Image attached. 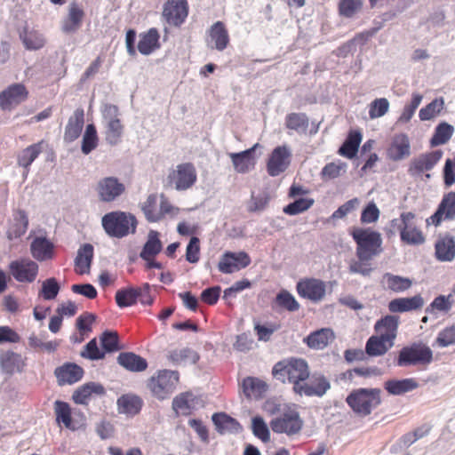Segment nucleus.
<instances>
[{
  "label": "nucleus",
  "instance_id": "58",
  "mask_svg": "<svg viewBox=\"0 0 455 455\" xmlns=\"http://www.w3.org/2000/svg\"><path fill=\"white\" fill-rule=\"evenodd\" d=\"M401 240L407 244H421L425 242L422 232L416 228L411 222V228H403L401 234Z\"/></svg>",
  "mask_w": 455,
  "mask_h": 455
},
{
  "label": "nucleus",
  "instance_id": "45",
  "mask_svg": "<svg viewBox=\"0 0 455 455\" xmlns=\"http://www.w3.org/2000/svg\"><path fill=\"white\" fill-rule=\"evenodd\" d=\"M454 132V127L446 123L442 122L435 128L434 134L430 139V146L432 148L438 147L440 145H443L447 143L451 138Z\"/></svg>",
  "mask_w": 455,
  "mask_h": 455
},
{
  "label": "nucleus",
  "instance_id": "64",
  "mask_svg": "<svg viewBox=\"0 0 455 455\" xmlns=\"http://www.w3.org/2000/svg\"><path fill=\"white\" fill-rule=\"evenodd\" d=\"M435 341L441 347L455 345V325L446 327L440 331Z\"/></svg>",
  "mask_w": 455,
  "mask_h": 455
},
{
  "label": "nucleus",
  "instance_id": "47",
  "mask_svg": "<svg viewBox=\"0 0 455 455\" xmlns=\"http://www.w3.org/2000/svg\"><path fill=\"white\" fill-rule=\"evenodd\" d=\"M399 324V316L395 315H387L379 319L374 326L376 331L380 332L383 329L385 332L383 335L394 336V339L396 337V332Z\"/></svg>",
  "mask_w": 455,
  "mask_h": 455
},
{
  "label": "nucleus",
  "instance_id": "20",
  "mask_svg": "<svg viewBox=\"0 0 455 455\" xmlns=\"http://www.w3.org/2000/svg\"><path fill=\"white\" fill-rule=\"evenodd\" d=\"M387 156L395 162L402 161L411 156V143L407 134L399 133L394 136L387 148Z\"/></svg>",
  "mask_w": 455,
  "mask_h": 455
},
{
  "label": "nucleus",
  "instance_id": "60",
  "mask_svg": "<svg viewBox=\"0 0 455 455\" xmlns=\"http://www.w3.org/2000/svg\"><path fill=\"white\" fill-rule=\"evenodd\" d=\"M314 204L312 198L299 197L286 205V214L297 215L309 209Z\"/></svg>",
  "mask_w": 455,
  "mask_h": 455
},
{
  "label": "nucleus",
  "instance_id": "16",
  "mask_svg": "<svg viewBox=\"0 0 455 455\" xmlns=\"http://www.w3.org/2000/svg\"><path fill=\"white\" fill-rule=\"evenodd\" d=\"M286 374L293 386L302 385L310 376L307 362L302 358L290 357L286 360Z\"/></svg>",
  "mask_w": 455,
  "mask_h": 455
},
{
  "label": "nucleus",
  "instance_id": "5",
  "mask_svg": "<svg viewBox=\"0 0 455 455\" xmlns=\"http://www.w3.org/2000/svg\"><path fill=\"white\" fill-rule=\"evenodd\" d=\"M115 299L116 305L121 308L132 307L138 300L142 305H151L154 301L150 295V285L148 283L140 287L129 286L117 290Z\"/></svg>",
  "mask_w": 455,
  "mask_h": 455
},
{
  "label": "nucleus",
  "instance_id": "56",
  "mask_svg": "<svg viewBox=\"0 0 455 455\" xmlns=\"http://www.w3.org/2000/svg\"><path fill=\"white\" fill-rule=\"evenodd\" d=\"M363 0H340L339 13L345 18H352L363 6Z\"/></svg>",
  "mask_w": 455,
  "mask_h": 455
},
{
  "label": "nucleus",
  "instance_id": "55",
  "mask_svg": "<svg viewBox=\"0 0 455 455\" xmlns=\"http://www.w3.org/2000/svg\"><path fill=\"white\" fill-rule=\"evenodd\" d=\"M443 100L435 99L419 110V116L421 121L431 120L443 108Z\"/></svg>",
  "mask_w": 455,
  "mask_h": 455
},
{
  "label": "nucleus",
  "instance_id": "63",
  "mask_svg": "<svg viewBox=\"0 0 455 455\" xmlns=\"http://www.w3.org/2000/svg\"><path fill=\"white\" fill-rule=\"evenodd\" d=\"M389 108V102L386 98L374 100L370 105L369 116L371 119L383 116Z\"/></svg>",
  "mask_w": 455,
  "mask_h": 455
},
{
  "label": "nucleus",
  "instance_id": "26",
  "mask_svg": "<svg viewBox=\"0 0 455 455\" xmlns=\"http://www.w3.org/2000/svg\"><path fill=\"white\" fill-rule=\"evenodd\" d=\"M435 255L441 262H451L455 258V239L450 235L438 237L435 244Z\"/></svg>",
  "mask_w": 455,
  "mask_h": 455
},
{
  "label": "nucleus",
  "instance_id": "34",
  "mask_svg": "<svg viewBox=\"0 0 455 455\" xmlns=\"http://www.w3.org/2000/svg\"><path fill=\"white\" fill-rule=\"evenodd\" d=\"M105 395L104 387L96 382H88L79 387L72 395V399L76 404H87L92 395Z\"/></svg>",
  "mask_w": 455,
  "mask_h": 455
},
{
  "label": "nucleus",
  "instance_id": "51",
  "mask_svg": "<svg viewBox=\"0 0 455 455\" xmlns=\"http://www.w3.org/2000/svg\"><path fill=\"white\" fill-rule=\"evenodd\" d=\"M198 359V355L188 347L171 350L168 355V360L174 364H180L187 362L196 363Z\"/></svg>",
  "mask_w": 455,
  "mask_h": 455
},
{
  "label": "nucleus",
  "instance_id": "52",
  "mask_svg": "<svg viewBox=\"0 0 455 455\" xmlns=\"http://www.w3.org/2000/svg\"><path fill=\"white\" fill-rule=\"evenodd\" d=\"M157 199V195H149L142 205V211L147 220L149 222H157L161 220V215L157 213V209H159Z\"/></svg>",
  "mask_w": 455,
  "mask_h": 455
},
{
  "label": "nucleus",
  "instance_id": "30",
  "mask_svg": "<svg viewBox=\"0 0 455 455\" xmlns=\"http://www.w3.org/2000/svg\"><path fill=\"white\" fill-rule=\"evenodd\" d=\"M31 254L38 261L52 259L54 256V245L45 237H36L30 245Z\"/></svg>",
  "mask_w": 455,
  "mask_h": 455
},
{
  "label": "nucleus",
  "instance_id": "8",
  "mask_svg": "<svg viewBox=\"0 0 455 455\" xmlns=\"http://www.w3.org/2000/svg\"><path fill=\"white\" fill-rule=\"evenodd\" d=\"M187 0H167L163 6L162 19L170 27L180 28L188 16Z\"/></svg>",
  "mask_w": 455,
  "mask_h": 455
},
{
  "label": "nucleus",
  "instance_id": "33",
  "mask_svg": "<svg viewBox=\"0 0 455 455\" xmlns=\"http://www.w3.org/2000/svg\"><path fill=\"white\" fill-rule=\"evenodd\" d=\"M117 363L125 370L132 372L144 371L148 368L145 358L132 352H122L117 356Z\"/></svg>",
  "mask_w": 455,
  "mask_h": 455
},
{
  "label": "nucleus",
  "instance_id": "62",
  "mask_svg": "<svg viewBox=\"0 0 455 455\" xmlns=\"http://www.w3.org/2000/svg\"><path fill=\"white\" fill-rule=\"evenodd\" d=\"M251 429L253 435L260 439L263 443H267L270 439V434L267 424L260 417H254L251 420Z\"/></svg>",
  "mask_w": 455,
  "mask_h": 455
},
{
  "label": "nucleus",
  "instance_id": "17",
  "mask_svg": "<svg viewBox=\"0 0 455 455\" xmlns=\"http://www.w3.org/2000/svg\"><path fill=\"white\" fill-rule=\"evenodd\" d=\"M125 190L123 183L119 182L116 178L108 177L99 181L97 192L102 202H113L120 196Z\"/></svg>",
  "mask_w": 455,
  "mask_h": 455
},
{
  "label": "nucleus",
  "instance_id": "29",
  "mask_svg": "<svg viewBox=\"0 0 455 455\" xmlns=\"http://www.w3.org/2000/svg\"><path fill=\"white\" fill-rule=\"evenodd\" d=\"M25 366V359L21 355L12 351L5 352L0 357V368L3 372L8 375L23 371Z\"/></svg>",
  "mask_w": 455,
  "mask_h": 455
},
{
  "label": "nucleus",
  "instance_id": "36",
  "mask_svg": "<svg viewBox=\"0 0 455 455\" xmlns=\"http://www.w3.org/2000/svg\"><path fill=\"white\" fill-rule=\"evenodd\" d=\"M418 387L419 383L412 378L403 379H391L384 383V388L392 395H402Z\"/></svg>",
  "mask_w": 455,
  "mask_h": 455
},
{
  "label": "nucleus",
  "instance_id": "41",
  "mask_svg": "<svg viewBox=\"0 0 455 455\" xmlns=\"http://www.w3.org/2000/svg\"><path fill=\"white\" fill-rule=\"evenodd\" d=\"M44 144V140H41L24 148L18 156V164L25 169H28L42 153Z\"/></svg>",
  "mask_w": 455,
  "mask_h": 455
},
{
  "label": "nucleus",
  "instance_id": "37",
  "mask_svg": "<svg viewBox=\"0 0 455 455\" xmlns=\"http://www.w3.org/2000/svg\"><path fill=\"white\" fill-rule=\"evenodd\" d=\"M93 259V246L91 243L82 245L75 259V270L79 275L89 273Z\"/></svg>",
  "mask_w": 455,
  "mask_h": 455
},
{
  "label": "nucleus",
  "instance_id": "42",
  "mask_svg": "<svg viewBox=\"0 0 455 455\" xmlns=\"http://www.w3.org/2000/svg\"><path fill=\"white\" fill-rule=\"evenodd\" d=\"M20 38L27 50H39L45 44V39L39 31L28 29V28H25L20 32Z\"/></svg>",
  "mask_w": 455,
  "mask_h": 455
},
{
  "label": "nucleus",
  "instance_id": "54",
  "mask_svg": "<svg viewBox=\"0 0 455 455\" xmlns=\"http://www.w3.org/2000/svg\"><path fill=\"white\" fill-rule=\"evenodd\" d=\"M381 371L378 367H355L354 369L347 370L340 375V379L353 380L355 375L359 377H370L380 375Z\"/></svg>",
  "mask_w": 455,
  "mask_h": 455
},
{
  "label": "nucleus",
  "instance_id": "24",
  "mask_svg": "<svg viewBox=\"0 0 455 455\" xmlns=\"http://www.w3.org/2000/svg\"><path fill=\"white\" fill-rule=\"evenodd\" d=\"M424 306V299L420 294L413 297L396 298L389 301L388 310L391 313H404L420 309Z\"/></svg>",
  "mask_w": 455,
  "mask_h": 455
},
{
  "label": "nucleus",
  "instance_id": "25",
  "mask_svg": "<svg viewBox=\"0 0 455 455\" xmlns=\"http://www.w3.org/2000/svg\"><path fill=\"white\" fill-rule=\"evenodd\" d=\"M117 108L115 106L108 107V114L113 115L108 120L106 125L105 138L108 143L116 145L121 141L124 132V126L120 119L116 116Z\"/></svg>",
  "mask_w": 455,
  "mask_h": 455
},
{
  "label": "nucleus",
  "instance_id": "9",
  "mask_svg": "<svg viewBox=\"0 0 455 455\" xmlns=\"http://www.w3.org/2000/svg\"><path fill=\"white\" fill-rule=\"evenodd\" d=\"M196 170L193 164L185 163L177 165L168 175V181L174 185L177 190H186L191 188L196 181Z\"/></svg>",
  "mask_w": 455,
  "mask_h": 455
},
{
  "label": "nucleus",
  "instance_id": "46",
  "mask_svg": "<svg viewBox=\"0 0 455 455\" xmlns=\"http://www.w3.org/2000/svg\"><path fill=\"white\" fill-rule=\"evenodd\" d=\"M284 166V146L277 147L270 155L267 171L270 176H277L283 171Z\"/></svg>",
  "mask_w": 455,
  "mask_h": 455
},
{
  "label": "nucleus",
  "instance_id": "40",
  "mask_svg": "<svg viewBox=\"0 0 455 455\" xmlns=\"http://www.w3.org/2000/svg\"><path fill=\"white\" fill-rule=\"evenodd\" d=\"M159 235V232L156 230H150L148 232V240L140 254L142 259H150L151 258H155L162 251L163 244Z\"/></svg>",
  "mask_w": 455,
  "mask_h": 455
},
{
  "label": "nucleus",
  "instance_id": "49",
  "mask_svg": "<svg viewBox=\"0 0 455 455\" xmlns=\"http://www.w3.org/2000/svg\"><path fill=\"white\" fill-rule=\"evenodd\" d=\"M99 145V137L94 124L86 125L83 135L81 150L84 155L90 154Z\"/></svg>",
  "mask_w": 455,
  "mask_h": 455
},
{
  "label": "nucleus",
  "instance_id": "13",
  "mask_svg": "<svg viewBox=\"0 0 455 455\" xmlns=\"http://www.w3.org/2000/svg\"><path fill=\"white\" fill-rule=\"evenodd\" d=\"M251 262V258L245 251H226L220 259L218 269L223 274H232L245 268Z\"/></svg>",
  "mask_w": 455,
  "mask_h": 455
},
{
  "label": "nucleus",
  "instance_id": "21",
  "mask_svg": "<svg viewBox=\"0 0 455 455\" xmlns=\"http://www.w3.org/2000/svg\"><path fill=\"white\" fill-rule=\"evenodd\" d=\"M240 387L247 399H261L268 390V385L266 381L257 377H245Z\"/></svg>",
  "mask_w": 455,
  "mask_h": 455
},
{
  "label": "nucleus",
  "instance_id": "38",
  "mask_svg": "<svg viewBox=\"0 0 455 455\" xmlns=\"http://www.w3.org/2000/svg\"><path fill=\"white\" fill-rule=\"evenodd\" d=\"M56 422L66 428L75 431L77 427L72 420V409L67 402L57 400L53 404Z\"/></svg>",
  "mask_w": 455,
  "mask_h": 455
},
{
  "label": "nucleus",
  "instance_id": "43",
  "mask_svg": "<svg viewBox=\"0 0 455 455\" xmlns=\"http://www.w3.org/2000/svg\"><path fill=\"white\" fill-rule=\"evenodd\" d=\"M141 399L133 395H123L117 399L118 411L121 413L135 415L141 409Z\"/></svg>",
  "mask_w": 455,
  "mask_h": 455
},
{
  "label": "nucleus",
  "instance_id": "19",
  "mask_svg": "<svg viewBox=\"0 0 455 455\" xmlns=\"http://www.w3.org/2000/svg\"><path fill=\"white\" fill-rule=\"evenodd\" d=\"M259 146V143H256L244 151L228 154L236 172L246 173L254 169L256 161L253 154Z\"/></svg>",
  "mask_w": 455,
  "mask_h": 455
},
{
  "label": "nucleus",
  "instance_id": "44",
  "mask_svg": "<svg viewBox=\"0 0 455 455\" xmlns=\"http://www.w3.org/2000/svg\"><path fill=\"white\" fill-rule=\"evenodd\" d=\"M212 419L216 427V430L220 434H223L226 431H237L241 427L239 422L235 419L230 417L225 412L214 413Z\"/></svg>",
  "mask_w": 455,
  "mask_h": 455
},
{
  "label": "nucleus",
  "instance_id": "22",
  "mask_svg": "<svg viewBox=\"0 0 455 455\" xmlns=\"http://www.w3.org/2000/svg\"><path fill=\"white\" fill-rule=\"evenodd\" d=\"M160 47V34L157 28H151L140 34L137 48L142 55H150Z\"/></svg>",
  "mask_w": 455,
  "mask_h": 455
},
{
  "label": "nucleus",
  "instance_id": "31",
  "mask_svg": "<svg viewBox=\"0 0 455 455\" xmlns=\"http://www.w3.org/2000/svg\"><path fill=\"white\" fill-rule=\"evenodd\" d=\"M28 219L23 210H17L13 213V219L11 221L6 232L9 240H14L21 237L28 230Z\"/></svg>",
  "mask_w": 455,
  "mask_h": 455
},
{
  "label": "nucleus",
  "instance_id": "35",
  "mask_svg": "<svg viewBox=\"0 0 455 455\" xmlns=\"http://www.w3.org/2000/svg\"><path fill=\"white\" fill-rule=\"evenodd\" d=\"M335 339L334 332L329 328L317 330L304 338L307 345L313 349H323Z\"/></svg>",
  "mask_w": 455,
  "mask_h": 455
},
{
  "label": "nucleus",
  "instance_id": "12",
  "mask_svg": "<svg viewBox=\"0 0 455 455\" xmlns=\"http://www.w3.org/2000/svg\"><path fill=\"white\" fill-rule=\"evenodd\" d=\"M331 388V383L325 376L321 373H314L310 378V382H304L302 385L293 386L295 394L306 396H323Z\"/></svg>",
  "mask_w": 455,
  "mask_h": 455
},
{
  "label": "nucleus",
  "instance_id": "48",
  "mask_svg": "<svg viewBox=\"0 0 455 455\" xmlns=\"http://www.w3.org/2000/svg\"><path fill=\"white\" fill-rule=\"evenodd\" d=\"M387 287L395 292H403L410 289L412 285V281L408 277L395 275L391 273H386L383 275Z\"/></svg>",
  "mask_w": 455,
  "mask_h": 455
},
{
  "label": "nucleus",
  "instance_id": "28",
  "mask_svg": "<svg viewBox=\"0 0 455 455\" xmlns=\"http://www.w3.org/2000/svg\"><path fill=\"white\" fill-rule=\"evenodd\" d=\"M84 12L76 3H72L68 6L67 16L62 21V31L69 34L77 31L83 22Z\"/></svg>",
  "mask_w": 455,
  "mask_h": 455
},
{
  "label": "nucleus",
  "instance_id": "23",
  "mask_svg": "<svg viewBox=\"0 0 455 455\" xmlns=\"http://www.w3.org/2000/svg\"><path fill=\"white\" fill-rule=\"evenodd\" d=\"M84 124V111L82 108H76L73 115L68 118L65 127L64 140L73 142L81 135Z\"/></svg>",
  "mask_w": 455,
  "mask_h": 455
},
{
  "label": "nucleus",
  "instance_id": "50",
  "mask_svg": "<svg viewBox=\"0 0 455 455\" xmlns=\"http://www.w3.org/2000/svg\"><path fill=\"white\" fill-rule=\"evenodd\" d=\"M308 127V117L304 113H291L286 116V128L299 134H305Z\"/></svg>",
  "mask_w": 455,
  "mask_h": 455
},
{
  "label": "nucleus",
  "instance_id": "57",
  "mask_svg": "<svg viewBox=\"0 0 455 455\" xmlns=\"http://www.w3.org/2000/svg\"><path fill=\"white\" fill-rule=\"evenodd\" d=\"M415 218V214L408 212H403L400 219H394L390 221V229L387 231L390 235H394L395 231H399L400 235L403 232V228H411V221Z\"/></svg>",
  "mask_w": 455,
  "mask_h": 455
},
{
  "label": "nucleus",
  "instance_id": "3",
  "mask_svg": "<svg viewBox=\"0 0 455 455\" xmlns=\"http://www.w3.org/2000/svg\"><path fill=\"white\" fill-rule=\"evenodd\" d=\"M102 227L109 236L123 238L136 232L137 220L132 213L111 212L102 217Z\"/></svg>",
  "mask_w": 455,
  "mask_h": 455
},
{
  "label": "nucleus",
  "instance_id": "11",
  "mask_svg": "<svg viewBox=\"0 0 455 455\" xmlns=\"http://www.w3.org/2000/svg\"><path fill=\"white\" fill-rule=\"evenodd\" d=\"M27 87L20 83L12 84L0 92V108L10 111L28 98Z\"/></svg>",
  "mask_w": 455,
  "mask_h": 455
},
{
  "label": "nucleus",
  "instance_id": "2",
  "mask_svg": "<svg viewBox=\"0 0 455 455\" xmlns=\"http://www.w3.org/2000/svg\"><path fill=\"white\" fill-rule=\"evenodd\" d=\"M351 235L357 245L356 256L361 261H369L380 252L382 238L379 232L358 228Z\"/></svg>",
  "mask_w": 455,
  "mask_h": 455
},
{
  "label": "nucleus",
  "instance_id": "15",
  "mask_svg": "<svg viewBox=\"0 0 455 455\" xmlns=\"http://www.w3.org/2000/svg\"><path fill=\"white\" fill-rule=\"evenodd\" d=\"M297 291L300 297L316 303L322 301L325 297L326 285L320 279L306 278L298 282Z\"/></svg>",
  "mask_w": 455,
  "mask_h": 455
},
{
  "label": "nucleus",
  "instance_id": "7",
  "mask_svg": "<svg viewBox=\"0 0 455 455\" xmlns=\"http://www.w3.org/2000/svg\"><path fill=\"white\" fill-rule=\"evenodd\" d=\"M443 155V152L441 149L419 154L410 161L408 174L411 177H420L423 173L430 172L440 162ZM425 176L427 179L431 178L429 173H426Z\"/></svg>",
  "mask_w": 455,
  "mask_h": 455
},
{
  "label": "nucleus",
  "instance_id": "32",
  "mask_svg": "<svg viewBox=\"0 0 455 455\" xmlns=\"http://www.w3.org/2000/svg\"><path fill=\"white\" fill-rule=\"evenodd\" d=\"M208 35L211 43L213 44L212 48L221 52L228 47L229 44V35L222 21L213 23L208 31Z\"/></svg>",
  "mask_w": 455,
  "mask_h": 455
},
{
  "label": "nucleus",
  "instance_id": "1",
  "mask_svg": "<svg viewBox=\"0 0 455 455\" xmlns=\"http://www.w3.org/2000/svg\"><path fill=\"white\" fill-rule=\"evenodd\" d=\"M380 388L359 387L353 389L346 397L349 408L358 416H369L381 403Z\"/></svg>",
  "mask_w": 455,
  "mask_h": 455
},
{
  "label": "nucleus",
  "instance_id": "59",
  "mask_svg": "<svg viewBox=\"0 0 455 455\" xmlns=\"http://www.w3.org/2000/svg\"><path fill=\"white\" fill-rule=\"evenodd\" d=\"M60 289V287L57 280L54 277H51L43 282L39 295L46 300H52L57 297Z\"/></svg>",
  "mask_w": 455,
  "mask_h": 455
},
{
  "label": "nucleus",
  "instance_id": "14",
  "mask_svg": "<svg viewBox=\"0 0 455 455\" xmlns=\"http://www.w3.org/2000/svg\"><path fill=\"white\" fill-rule=\"evenodd\" d=\"M443 220H455V192L443 195L435 212L427 220V224L438 227Z\"/></svg>",
  "mask_w": 455,
  "mask_h": 455
},
{
  "label": "nucleus",
  "instance_id": "18",
  "mask_svg": "<svg viewBox=\"0 0 455 455\" xmlns=\"http://www.w3.org/2000/svg\"><path fill=\"white\" fill-rule=\"evenodd\" d=\"M84 369L75 363H65L54 370V375L60 386L72 385L82 379Z\"/></svg>",
  "mask_w": 455,
  "mask_h": 455
},
{
  "label": "nucleus",
  "instance_id": "39",
  "mask_svg": "<svg viewBox=\"0 0 455 455\" xmlns=\"http://www.w3.org/2000/svg\"><path fill=\"white\" fill-rule=\"evenodd\" d=\"M361 141V132L358 131H351L339 148L338 153L342 156L352 159L356 156Z\"/></svg>",
  "mask_w": 455,
  "mask_h": 455
},
{
  "label": "nucleus",
  "instance_id": "4",
  "mask_svg": "<svg viewBox=\"0 0 455 455\" xmlns=\"http://www.w3.org/2000/svg\"><path fill=\"white\" fill-rule=\"evenodd\" d=\"M432 360L433 352L431 348L422 342H414L410 346L403 347L399 351L396 365L399 367L427 365Z\"/></svg>",
  "mask_w": 455,
  "mask_h": 455
},
{
  "label": "nucleus",
  "instance_id": "53",
  "mask_svg": "<svg viewBox=\"0 0 455 455\" xmlns=\"http://www.w3.org/2000/svg\"><path fill=\"white\" fill-rule=\"evenodd\" d=\"M193 396L189 393H182L172 402V408L178 414L188 415L191 411Z\"/></svg>",
  "mask_w": 455,
  "mask_h": 455
},
{
  "label": "nucleus",
  "instance_id": "61",
  "mask_svg": "<svg viewBox=\"0 0 455 455\" xmlns=\"http://www.w3.org/2000/svg\"><path fill=\"white\" fill-rule=\"evenodd\" d=\"M100 342L106 352H115L120 350L119 337L116 331H104L100 337Z\"/></svg>",
  "mask_w": 455,
  "mask_h": 455
},
{
  "label": "nucleus",
  "instance_id": "27",
  "mask_svg": "<svg viewBox=\"0 0 455 455\" xmlns=\"http://www.w3.org/2000/svg\"><path fill=\"white\" fill-rule=\"evenodd\" d=\"M394 336L383 335L371 336L365 345V353L370 356H379L387 352L393 346Z\"/></svg>",
  "mask_w": 455,
  "mask_h": 455
},
{
  "label": "nucleus",
  "instance_id": "6",
  "mask_svg": "<svg viewBox=\"0 0 455 455\" xmlns=\"http://www.w3.org/2000/svg\"><path fill=\"white\" fill-rule=\"evenodd\" d=\"M178 382V371L162 370L149 379L148 386L155 396L165 399L175 390Z\"/></svg>",
  "mask_w": 455,
  "mask_h": 455
},
{
  "label": "nucleus",
  "instance_id": "10",
  "mask_svg": "<svg viewBox=\"0 0 455 455\" xmlns=\"http://www.w3.org/2000/svg\"><path fill=\"white\" fill-rule=\"evenodd\" d=\"M38 269L37 263L28 258L15 259L9 264L10 274L20 283L34 282L38 275Z\"/></svg>",
  "mask_w": 455,
  "mask_h": 455
}]
</instances>
